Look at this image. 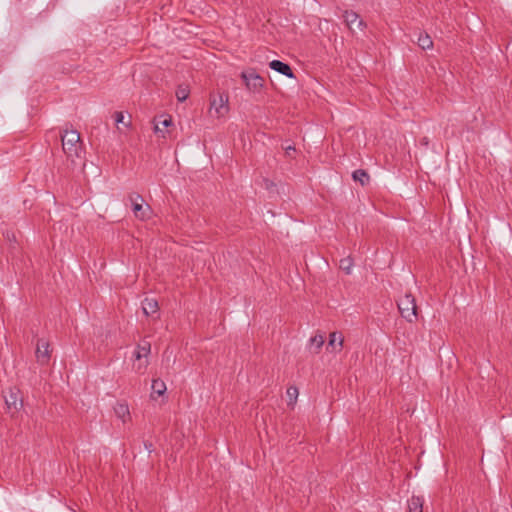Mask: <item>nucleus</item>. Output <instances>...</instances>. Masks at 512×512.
Masks as SVG:
<instances>
[{"mask_svg":"<svg viewBox=\"0 0 512 512\" xmlns=\"http://www.w3.org/2000/svg\"><path fill=\"white\" fill-rule=\"evenodd\" d=\"M346 25L350 30H353V25L356 24L357 27L361 28L364 25V22L359 18V15L354 11H344L342 15Z\"/></svg>","mask_w":512,"mask_h":512,"instance_id":"obj_10","label":"nucleus"},{"mask_svg":"<svg viewBox=\"0 0 512 512\" xmlns=\"http://www.w3.org/2000/svg\"><path fill=\"white\" fill-rule=\"evenodd\" d=\"M171 124H172V119L170 117L169 118H164L163 120H159L156 123V125H155V132H156V134H159L163 138H165L164 128H167Z\"/></svg>","mask_w":512,"mask_h":512,"instance_id":"obj_17","label":"nucleus"},{"mask_svg":"<svg viewBox=\"0 0 512 512\" xmlns=\"http://www.w3.org/2000/svg\"><path fill=\"white\" fill-rule=\"evenodd\" d=\"M269 67L272 70H274L288 78H291V79L295 78V74H294L292 68L287 63H284L280 60H272L269 63Z\"/></svg>","mask_w":512,"mask_h":512,"instance_id":"obj_8","label":"nucleus"},{"mask_svg":"<svg viewBox=\"0 0 512 512\" xmlns=\"http://www.w3.org/2000/svg\"><path fill=\"white\" fill-rule=\"evenodd\" d=\"M298 389L297 387H289L287 389V395L290 398V400H296L298 396Z\"/></svg>","mask_w":512,"mask_h":512,"instance_id":"obj_23","label":"nucleus"},{"mask_svg":"<svg viewBox=\"0 0 512 512\" xmlns=\"http://www.w3.org/2000/svg\"><path fill=\"white\" fill-rule=\"evenodd\" d=\"M397 306L401 316L408 322L413 323L417 320V305L414 296L411 293H406L401 297Z\"/></svg>","mask_w":512,"mask_h":512,"instance_id":"obj_2","label":"nucleus"},{"mask_svg":"<svg viewBox=\"0 0 512 512\" xmlns=\"http://www.w3.org/2000/svg\"><path fill=\"white\" fill-rule=\"evenodd\" d=\"M336 343L338 346V350H340L343 345V337L341 334H338L337 332H333L329 335L328 347L331 346V347L335 348Z\"/></svg>","mask_w":512,"mask_h":512,"instance_id":"obj_18","label":"nucleus"},{"mask_svg":"<svg viewBox=\"0 0 512 512\" xmlns=\"http://www.w3.org/2000/svg\"><path fill=\"white\" fill-rule=\"evenodd\" d=\"M241 78L246 88L252 93H259L264 86V79L253 68L243 71Z\"/></svg>","mask_w":512,"mask_h":512,"instance_id":"obj_3","label":"nucleus"},{"mask_svg":"<svg viewBox=\"0 0 512 512\" xmlns=\"http://www.w3.org/2000/svg\"><path fill=\"white\" fill-rule=\"evenodd\" d=\"M166 391L165 383L160 379H155L152 382V395L157 394L158 396H162Z\"/></svg>","mask_w":512,"mask_h":512,"instance_id":"obj_19","label":"nucleus"},{"mask_svg":"<svg viewBox=\"0 0 512 512\" xmlns=\"http://www.w3.org/2000/svg\"><path fill=\"white\" fill-rule=\"evenodd\" d=\"M417 44L423 50L430 49L433 47V41L427 33H419L417 38Z\"/></svg>","mask_w":512,"mask_h":512,"instance_id":"obj_15","label":"nucleus"},{"mask_svg":"<svg viewBox=\"0 0 512 512\" xmlns=\"http://www.w3.org/2000/svg\"><path fill=\"white\" fill-rule=\"evenodd\" d=\"M144 446L148 453H151L153 451V444L151 442H144Z\"/></svg>","mask_w":512,"mask_h":512,"instance_id":"obj_24","label":"nucleus"},{"mask_svg":"<svg viewBox=\"0 0 512 512\" xmlns=\"http://www.w3.org/2000/svg\"><path fill=\"white\" fill-rule=\"evenodd\" d=\"M228 97L219 95L218 98H213L210 101L209 113L217 118L223 117L228 112Z\"/></svg>","mask_w":512,"mask_h":512,"instance_id":"obj_5","label":"nucleus"},{"mask_svg":"<svg viewBox=\"0 0 512 512\" xmlns=\"http://www.w3.org/2000/svg\"><path fill=\"white\" fill-rule=\"evenodd\" d=\"M62 148L66 156L74 161V158H80L82 147L80 134L76 130H65L61 135Z\"/></svg>","mask_w":512,"mask_h":512,"instance_id":"obj_1","label":"nucleus"},{"mask_svg":"<svg viewBox=\"0 0 512 512\" xmlns=\"http://www.w3.org/2000/svg\"><path fill=\"white\" fill-rule=\"evenodd\" d=\"M53 349L50 342L44 338H38L36 341L35 357L36 361L41 366L49 364Z\"/></svg>","mask_w":512,"mask_h":512,"instance_id":"obj_4","label":"nucleus"},{"mask_svg":"<svg viewBox=\"0 0 512 512\" xmlns=\"http://www.w3.org/2000/svg\"><path fill=\"white\" fill-rule=\"evenodd\" d=\"M151 350V344L147 340H142L138 345L134 352V356L137 360H140L142 357H147Z\"/></svg>","mask_w":512,"mask_h":512,"instance_id":"obj_11","label":"nucleus"},{"mask_svg":"<svg viewBox=\"0 0 512 512\" xmlns=\"http://www.w3.org/2000/svg\"><path fill=\"white\" fill-rule=\"evenodd\" d=\"M142 310L146 316H158L159 305L157 300L154 298H145L142 301Z\"/></svg>","mask_w":512,"mask_h":512,"instance_id":"obj_9","label":"nucleus"},{"mask_svg":"<svg viewBox=\"0 0 512 512\" xmlns=\"http://www.w3.org/2000/svg\"><path fill=\"white\" fill-rule=\"evenodd\" d=\"M114 120H115L116 124L122 123L125 126H128L130 124V122L125 123L124 114H123V112H120V111H117L114 113Z\"/></svg>","mask_w":512,"mask_h":512,"instance_id":"obj_22","label":"nucleus"},{"mask_svg":"<svg viewBox=\"0 0 512 512\" xmlns=\"http://www.w3.org/2000/svg\"><path fill=\"white\" fill-rule=\"evenodd\" d=\"M130 201L132 202V210L134 212V215L137 218L144 220L147 217V215L142 205L144 202L143 197L140 194L135 193L130 195Z\"/></svg>","mask_w":512,"mask_h":512,"instance_id":"obj_7","label":"nucleus"},{"mask_svg":"<svg viewBox=\"0 0 512 512\" xmlns=\"http://www.w3.org/2000/svg\"><path fill=\"white\" fill-rule=\"evenodd\" d=\"M285 150H286V153L289 155L290 152L295 151V148L293 146H288L285 148Z\"/></svg>","mask_w":512,"mask_h":512,"instance_id":"obj_25","label":"nucleus"},{"mask_svg":"<svg viewBox=\"0 0 512 512\" xmlns=\"http://www.w3.org/2000/svg\"><path fill=\"white\" fill-rule=\"evenodd\" d=\"M114 412L123 422L126 421V418L130 417L129 407L126 403H117L114 407Z\"/></svg>","mask_w":512,"mask_h":512,"instance_id":"obj_13","label":"nucleus"},{"mask_svg":"<svg viewBox=\"0 0 512 512\" xmlns=\"http://www.w3.org/2000/svg\"><path fill=\"white\" fill-rule=\"evenodd\" d=\"M423 498L419 496H412L408 500V511L409 512H423Z\"/></svg>","mask_w":512,"mask_h":512,"instance_id":"obj_12","label":"nucleus"},{"mask_svg":"<svg viewBox=\"0 0 512 512\" xmlns=\"http://www.w3.org/2000/svg\"><path fill=\"white\" fill-rule=\"evenodd\" d=\"M352 177L355 181H359L362 186L366 185L370 180L368 173L363 169L355 170Z\"/></svg>","mask_w":512,"mask_h":512,"instance_id":"obj_16","label":"nucleus"},{"mask_svg":"<svg viewBox=\"0 0 512 512\" xmlns=\"http://www.w3.org/2000/svg\"><path fill=\"white\" fill-rule=\"evenodd\" d=\"M323 345L324 337L322 335H315L310 339L309 348L314 354H318Z\"/></svg>","mask_w":512,"mask_h":512,"instance_id":"obj_14","label":"nucleus"},{"mask_svg":"<svg viewBox=\"0 0 512 512\" xmlns=\"http://www.w3.org/2000/svg\"><path fill=\"white\" fill-rule=\"evenodd\" d=\"M189 88L187 85H179L176 90V98L179 102L185 101L189 96Z\"/></svg>","mask_w":512,"mask_h":512,"instance_id":"obj_21","label":"nucleus"},{"mask_svg":"<svg viewBox=\"0 0 512 512\" xmlns=\"http://www.w3.org/2000/svg\"><path fill=\"white\" fill-rule=\"evenodd\" d=\"M353 267V259L350 256L342 258L339 262V268L344 271L347 275L351 274Z\"/></svg>","mask_w":512,"mask_h":512,"instance_id":"obj_20","label":"nucleus"},{"mask_svg":"<svg viewBox=\"0 0 512 512\" xmlns=\"http://www.w3.org/2000/svg\"><path fill=\"white\" fill-rule=\"evenodd\" d=\"M4 398L8 409L18 411L23 406V400L20 397V391L17 388H10Z\"/></svg>","mask_w":512,"mask_h":512,"instance_id":"obj_6","label":"nucleus"}]
</instances>
